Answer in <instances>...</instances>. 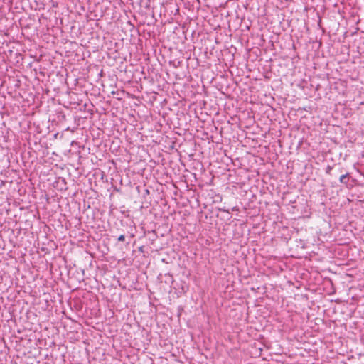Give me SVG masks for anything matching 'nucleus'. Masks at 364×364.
<instances>
[{
    "instance_id": "nucleus-2",
    "label": "nucleus",
    "mask_w": 364,
    "mask_h": 364,
    "mask_svg": "<svg viewBox=\"0 0 364 364\" xmlns=\"http://www.w3.org/2000/svg\"><path fill=\"white\" fill-rule=\"evenodd\" d=\"M125 240V237L124 235H121L119 237H118V241H120V242H124Z\"/></svg>"
},
{
    "instance_id": "nucleus-1",
    "label": "nucleus",
    "mask_w": 364,
    "mask_h": 364,
    "mask_svg": "<svg viewBox=\"0 0 364 364\" xmlns=\"http://www.w3.org/2000/svg\"><path fill=\"white\" fill-rule=\"evenodd\" d=\"M348 177V173L341 176L339 181L341 183H345V179Z\"/></svg>"
}]
</instances>
